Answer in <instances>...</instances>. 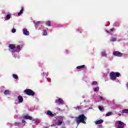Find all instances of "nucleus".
Returning a JSON list of instances; mask_svg holds the SVG:
<instances>
[{
	"label": "nucleus",
	"mask_w": 128,
	"mask_h": 128,
	"mask_svg": "<svg viewBox=\"0 0 128 128\" xmlns=\"http://www.w3.org/2000/svg\"><path fill=\"white\" fill-rule=\"evenodd\" d=\"M88 118L84 114H81L78 116L76 117V122L77 126H79L80 124H86V122Z\"/></svg>",
	"instance_id": "obj_1"
},
{
	"label": "nucleus",
	"mask_w": 128,
	"mask_h": 128,
	"mask_svg": "<svg viewBox=\"0 0 128 128\" xmlns=\"http://www.w3.org/2000/svg\"><path fill=\"white\" fill-rule=\"evenodd\" d=\"M110 80H116V78H120V74L118 72H111L110 74Z\"/></svg>",
	"instance_id": "obj_2"
},
{
	"label": "nucleus",
	"mask_w": 128,
	"mask_h": 128,
	"mask_svg": "<svg viewBox=\"0 0 128 128\" xmlns=\"http://www.w3.org/2000/svg\"><path fill=\"white\" fill-rule=\"evenodd\" d=\"M24 94H27L28 96H34V94H34V92L32 90H30V89H26L24 90Z\"/></svg>",
	"instance_id": "obj_3"
},
{
	"label": "nucleus",
	"mask_w": 128,
	"mask_h": 128,
	"mask_svg": "<svg viewBox=\"0 0 128 128\" xmlns=\"http://www.w3.org/2000/svg\"><path fill=\"white\" fill-rule=\"evenodd\" d=\"M113 56H118L120 58L122 56V53L118 51H114L113 52Z\"/></svg>",
	"instance_id": "obj_4"
},
{
	"label": "nucleus",
	"mask_w": 128,
	"mask_h": 128,
	"mask_svg": "<svg viewBox=\"0 0 128 128\" xmlns=\"http://www.w3.org/2000/svg\"><path fill=\"white\" fill-rule=\"evenodd\" d=\"M55 103L58 104H59V105L64 104V101L62 99L60 98H58V100H55Z\"/></svg>",
	"instance_id": "obj_5"
},
{
	"label": "nucleus",
	"mask_w": 128,
	"mask_h": 128,
	"mask_svg": "<svg viewBox=\"0 0 128 128\" xmlns=\"http://www.w3.org/2000/svg\"><path fill=\"white\" fill-rule=\"evenodd\" d=\"M23 118H25V120H30L34 121V120L32 118V117L28 115H25L23 116Z\"/></svg>",
	"instance_id": "obj_6"
},
{
	"label": "nucleus",
	"mask_w": 128,
	"mask_h": 128,
	"mask_svg": "<svg viewBox=\"0 0 128 128\" xmlns=\"http://www.w3.org/2000/svg\"><path fill=\"white\" fill-rule=\"evenodd\" d=\"M118 128H124V123L122 122V121L118 120Z\"/></svg>",
	"instance_id": "obj_7"
},
{
	"label": "nucleus",
	"mask_w": 128,
	"mask_h": 128,
	"mask_svg": "<svg viewBox=\"0 0 128 128\" xmlns=\"http://www.w3.org/2000/svg\"><path fill=\"white\" fill-rule=\"evenodd\" d=\"M18 100L19 104H22V102H24V98H22V96H18Z\"/></svg>",
	"instance_id": "obj_8"
},
{
	"label": "nucleus",
	"mask_w": 128,
	"mask_h": 128,
	"mask_svg": "<svg viewBox=\"0 0 128 128\" xmlns=\"http://www.w3.org/2000/svg\"><path fill=\"white\" fill-rule=\"evenodd\" d=\"M46 114L48 116H50L51 118H54V114H52V112H51L50 110H48L46 112Z\"/></svg>",
	"instance_id": "obj_9"
},
{
	"label": "nucleus",
	"mask_w": 128,
	"mask_h": 128,
	"mask_svg": "<svg viewBox=\"0 0 128 128\" xmlns=\"http://www.w3.org/2000/svg\"><path fill=\"white\" fill-rule=\"evenodd\" d=\"M23 34H25V36H30V32L28 31L26 28L23 29Z\"/></svg>",
	"instance_id": "obj_10"
},
{
	"label": "nucleus",
	"mask_w": 128,
	"mask_h": 128,
	"mask_svg": "<svg viewBox=\"0 0 128 128\" xmlns=\"http://www.w3.org/2000/svg\"><path fill=\"white\" fill-rule=\"evenodd\" d=\"M104 122V120L100 119V120H96L95 122L96 124H102Z\"/></svg>",
	"instance_id": "obj_11"
},
{
	"label": "nucleus",
	"mask_w": 128,
	"mask_h": 128,
	"mask_svg": "<svg viewBox=\"0 0 128 128\" xmlns=\"http://www.w3.org/2000/svg\"><path fill=\"white\" fill-rule=\"evenodd\" d=\"M9 48H10V50H14L16 48V46L14 44H10L9 45Z\"/></svg>",
	"instance_id": "obj_12"
},
{
	"label": "nucleus",
	"mask_w": 128,
	"mask_h": 128,
	"mask_svg": "<svg viewBox=\"0 0 128 128\" xmlns=\"http://www.w3.org/2000/svg\"><path fill=\"white\" fill-rule=\"evenodd\" d=\"M11 92H12L9 90H5L4 92V94H5V96H6L8 94H11Z\"/></svg>",
	"instance_id": "obj_13"
},
{
	"label": "nucleus",
	"mask_w": 128,
	"mask_h": 128,
	"mask_svg": "<svg viewBox=\"0 0 128 128\" xmlns=\"http://www.w3.org/2000/svg\"><path fill=\"white\" fill-rule=\"evenodd\" d=\"M101 56H106V58L108 57V55H106V53L105 51L101 52Z\"/></svg>",
	"instance_id": "obj_14"
},
{
	"label": "nucleus",
	"mask_w": 128,
	"mask_h": 128,
	"mask_svg": "<svg viewBox=\"0 0 128 128\" xmlns=\"http://www.w3.org/2000/svg\"><path fill=\"white\" fill-rule=\"evenodd\" d=\"M24 7H22L20 12H18V16H20L22 14V12H24Z\"/></svg>",
	"instance_id": "obj_15"
},
{
	"label": "nucleus",
	"mask_w": 128,
	"mask_h": 128,
	"mask_svg": "<svg viewBox=\"0 0 128 128\" xmlns=\"http://www.w3.org/2000/svg\"><path fill=\"white\" fill-rule=\"evenodd\" d=\"M110 42H116V38H114V36H111L110 39Z\"/></svg>",
	"instance_id": "obj_16"
},
{
	"label": "nucleus",
	"mask_w": 128,
	"mask_h": 128,
	"mask_svg": "<svg viewBox=\"0 0 128 128\" xmlns=\"http://www.w3.org/2000/svg\"><path fill=\"white\" fill-rule=\"evenodd\" d=\"M86 66L84 65H82V66H78L76 68H77V70H80V68H85Z\"/></svg>",
	"instance_id": "obj_17"
},
{
	"label": "nucleus",
	"mask_w": 128,
	"mask_h": 128,
	"mask_svg": "<svg viewBox=\"0 0 128 128\" xmlns=\"http://www.w3.org/2000/svg\"><path fill=\"white\" fill-rule=\"evenodd\" d=\"M122 114H128V109H124L122 110Z\"/></svg>",
	"instance_id": "obj_18"
},
{
	"label": "nucleus",
	"mask_w": 128,
	"mask_h": 128,
	"mask_svg": "<svg viewBox=\"0 0 128 128\" xmlns=\"http://www.w3.org/2000/svg\"><path fill=\"white\" fill-rule=\"evenodd\" d=\"M112 112H110L106 114V116H112Z\"/></svg>",
	"instance_id": "obj_19"
},
{
	"label": "nucleus",
	"mask_w": 128,
	"mask_h": 128,
	"mask_svg": "<svg viewBox=\"0 0 128 128\" xmlns=\"http://www.w3.org/2000/svg\"><path fill=\"white\" fill-rule=\"evenodd\" d=\"M62 124V122L60 120H58V122L56 123V126H60Z\"/></svg>",
	"instance_id": "obj_20"
},
{
	"label": "nucleus",
	"mask_w": 128,
	"mask_h": 128,
	"mask_svg": "<svg viewBox=\"0 0 128 128\" xmlns=\"http://www.w3.org/2000/svg\"><path fill=\"white\" fill-rule=\"evenodd\" d=\"M16 48L17 50H18V52H20V50H22V46H20V45H18L16 46Z\"/></svg>",
	"instance_id": "obj_21"
},
{
	"label": "nucleus",
	"mask_w": 128,
	"mask_h": 128,
	"mask_svg": "<svg viewBox=\"0 0 128 128\" xmlns=\"http://www.w3.org/2000/svg\"><path fill=\"white\" fill-rule=\"evenodd\" d=\"M12 76L14 78H15V80H18V76L16 74H13Z\"/></svg>",
	"instance_id": "obj_22"
},
{
	"label": "nucleus",
	"mask_w": 128,
	"mask_h": 128,
	"mask_svg": "<svg viewBox=\"0 0 128 128\" xmlns=\"http://www.w3.org/2000/svg\"><path fill=\"white\" fill-rule=\"evenodd\" d=\"M10 18V14H8L6 16V20H8Z\"/></svg>",
	"instance_id": "obj_23"
},
{
	"label": "nucleus",
	"mask_w": 128,
	"mask_h": 128,
	"mask_svg": "<svg viewBox=\"0 0 128 128\" xmlns=\"http://www.w3.org/2000/svg\"><path fill=\"white\" fill-rule=\"evenodd\" d=\"M46 26H51L50 21H47L46 22Z\"/></svg>",
	"instance_id": "obj_24"
},
{
	"label": "nucleus",
	"mask_w": 128,
	"mask_h": 128,
	"mask_svg": "<svg viewBox=\"0 0 128 128\" xmlns=\"http://www.w3.org/2000/svg\"><path fill=\"white\" fill-rule=\"evenodd\" d=\"M40 22L38 21L37 22H35V26H40Z\"/></svg>",
	"instance_id": "obj_25"
},
{
	"label": "nucleus",
	"mask_w": 128,
	"mask_h": 128,
	"mask_svg": "<svg viewBox=\"0 0 128 128\" xmlns=\"http://www.w3.org/2000/svg\"><path fill=\"white\" fill-rule=\"evenodd\" d=\"M100 90V87L97 86L94 89V92H98V90Z\"/></svg>",
	"instance_id": "obj_26"
},
{
	"label": "nucleus",
	"mask_w": 128,
	"mask_h": 128,
	"mask_svg": "<svg viewBox=\"0 0 128 128\" xmlns=\"http://www.w3.org/2000/svg\"><path fill=\"white\" fill-rule=\"evenodd\" d=\"M48 34V32H46V30H43V36H46Z\"/></svg>",
	"instance_id": "obj_27"
},
{
	"label": "nucleus",
	"mask_w": 128,
	"mask_h": 128,
	"mask_svg": "<svg viewBox=\"0 0 128 128\" xmlns=\"http://www.w3.org/2000/svg\"><path fill=\"white\" fill-rule=\"evenodd\" d=\"M14 126H20V122H15Z\"/></svg>",
	"instance_id": "obj_28"
},
{
	"label": "nucleus",
	"mask_w": 128,
	"mask_h": 128,
	"mask_svg": "<svg viewBox=\"0 0 128 128\" xmlns=\"http://www.w3.org/2000/svg\"><path fill=\"white\" fill-rule=\"evenodd\" d=\"M98 108L100 110H104V107L98 106Z\"/></svg>",
	"instance_id": "obj_29"
},
{
	"label": "nucleus",
	"mask_w": 128,
	"mask_h": 128,
	"mask_svg": "<svg viewBox=\"0 0 128 128\" xmlns=\"http://www.w3.org/2000/svg\"><path fill=\"white\" fill-rule=\"evenodd\" d=\"M96 84H98V82H96V81H94L92 83V86H94V85H96Z\"/></svg>",
	"instance_id": "obj_30"
},
{
	"label": "nucleus",
	"mask_w": 128,
	"mask_h": 128,
	"mask_svg": "<svg viewBox=\"0 0 128 128\" xmlns=\"http://www.w3.org/2000/svg\"><path fill=\"white\" fill-rule=\"evenodd\" d=\"M12 32L14 33L16 32V28H13L12 30Z\"/></svg>",
	"instance_id": "obj_31"
},
{
	"label": "nucleus",
	"mask_w": 128,
	"mask_h": 128,
	"mask_svg": "<svg viewBox=\"0 0 128 128\" xmlns=\"http://www.w3.org/2000/svg\"><path fill=\"white\" fill-rule=\"evenodd\" d=\"M74 108H76V110H80V107H79V106H76V107H75Z\"/></svg>",
	"instance_id": "obj_32"
},
{
	"label": "nucleus",
	"mask_w": 128,
	"mask_h": 128,
	"mask_svg": "<svg viewBox=\"0 0 128 128\" xmlns=\"http://www.w3.org/2000/svg\"><path fill=\"white\" fill-rule=\"evenodd\" d=\"M114 28H113L110 30V32H114Z\"/></svg>",
	"instance_id": "obj_33"
},
{
	"label": "nucleus",
	"mask_w": 128,
	"mask_h": 128,
	"mask_svg": "<svg viewBox=\"0 0 128 128\" xmlns=\"http://www.w3.org/2000/svg\"><path fill=\"white\" fill-rule=\"evenodd\" d=\"M22 124H24V122H26V120H22Z\"/></svg>",
	"instance_id": "obj_34"
},
{
	"label": "nucleus",
	"mask_w": 128,
	"mask_h": 128,
	"mask_svg": "<svg viewBox=\"0 0 128 128\" xmlns=\"http://www.w3.org/2000/svg\"><path fill=\"white\" fill-rule=\"evenodd\" d=\"M100 100H102L103 98H102V96H100Z\"/></svg>",
	"instance_id": "obj_35"
},
{
	"label": "nucleus",
	"mask_w": 128,
	"mask_h": 128,
	"mask_svg": "<svg viewBox=\"0 0 128 128\" xmlns=\"http://www.w3.org/2000/svg\"><path fill=\"white\" fill-rule=\"evenodd\" d=\"M99 126H100V128H102V126L100 125Z\"/></svg>",
	"instance_id": "obj_36"
},
{
	"label": "nucleus",
	"mask_w": 128,
	"mask_h": 128,
	"mask_svg": "<svg viewBox=\"0 0 128 128\" xmlns=\"http://www.w3.org/2000/svg\"><path fill=\"white\" fill-rule=\"evenodd\" d=\"M118 116H122V114H118Z\"/></svg>",
	"instance_id": "obj_37"
},
{
	"label": "nucleus",
	"mask_w": 128,
	"mask_h": 128,
	"mask_svg": "<svg viewBox=\"0 0 128 128\" xmlns=\"http://www.w3.org/2000/svg\"><path fill=\"white\" fill-rule=\"evenodd\" d=\"M58 110H61L60 108H59V109H58Z\"/></svg>",
	"instance_id": "obj_38"
}]
</instances>
